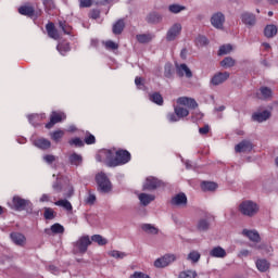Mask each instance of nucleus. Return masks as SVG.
Listing matches in <instances>:
<instances>
[{"mask_svg":"<svg viewBox=\"0 0 278 278\" xmlns=\"http://www.w3.org/2000/svg\"><path fill=\"white\" fill-rule=\"evenodd\" d=\"M98 162H103L106 166H123L131 160V153L127 150H101L97 155Z\"/></svg>","mask_w":278,"mask_h":278,"instance_id":"obj_1","label":"nucleus"},{"mask_svg":"<svg viewBox=\"0 0 278 278\" xmlns=\"http://www.w3.org/2000/svg\"><path fill=\"white\" fill-rule=\"evenodd\" d=\"M238 212L242 216H248V218H253L260 212V205L251 200L242 201L238 206Z\"/></svg>","mask_w":278,"mask_h":278,"instance_id":"obj_2","label":"nucleus"},{"mask_svg":"<svg viewBox=\"0 0 278 278\" xmlns=\"http://www.w3.org/2000/svg\"><path fill=\"white\" fill-rule=\"evenodd\" d=\"M96 180L98 184V190H100V192H110V190H112V182H110V179H108L105 174H98L96 176Z\"/></svg>","mask_w":278,"mask_h":278,"instance_id":"obj_3","label":"nucleus"},{"mask_svg":"<svg viewBox=\"0 0 278 278\" xmlns=\"http://www.w3.org/2000/svg\"><path fill=\"white\" fill-rule=\"evenodd\" d=\"M62 121H66V113L61 111L52 112L50 114V123L46 124V129H53V126L62 123Z\"/></svg>","mask_w":278,"mask_h":278,"instance_id":"obj_4","label":"nucleus"},{"mask_svg":"<svg viewBox=\"0 0 278 278\" xmlns=\"http://www.w3.org/2000/svg\"><path fill=\"white\" fill-rule=\"evenodd\" d=\"M175 260H177V256H175L174 254H166L163 257L157 258L154 262V266L155 268H166V266H168L169 264H173Z\"/></svg>","mask_w":278,"mask_h":278,"instance_id":"obj_5","label":"nucleus"},{"mask_svg":"<svg viewBox=\"0 0 278 278\" xmlns=\"http://www.w3.org/2000/svg\"><path fill=\"white\" fill-rule=\"evenodd\" d=\"M91 244L90 237L84 236L75 243V249L78 253H86Z\"/></svg>","mask_w":278,"mask_h":278,"instance_id":"obj_6","label":"nucleus"},{"mask_svg":"<svg viewBox=\"0 0 278 278\" xmlns=\"http://www.w3.org/2000/svg\"><path fill=\"white\" fill-rule=\"evenodd\" d=\"M181 24L176 23L174 24L167 31L166 38L170 42L177 38H179V35L181 34Z\"/></svg>","mask_w":278,"mask_h":278,"instance_id":"obj_7","label":"nucleus"},{"mask_svg":"<svg viewBox=\"0 0 278 278\" xmlns=\"http://www.w3.org/2000/svg\"><path fill=\"white\" fill-rule=\"evenodd\" d=\"M228 79L229 72H219L212 77L211 84H213V86H220V84H225Z\"/></svg>","mask_w":278,"mask_h":278,"instance_id":"obj_8","label":"nucleus"},{"mask_svg":"<svg viewBox=\"0 0 278 278\" xmlns=\"http://www.w3.org/2000/svg\"><path fill=\"white\" fill-rule=\"evenodd\" d=\"M211 24L216 29H223V25L225 24V15L223 13H215L211 17Z\"/></svg>","mask_w":278,"mask_h":278,"instance_id":"obj_9","label":"nucleus"},{"mask_svg":"<svg viewBox=\"0 0 278 278\" xmlns=\"http://www.w3.org/2000/svg\"><path fill=\"white\" fill-rule=\"evenodd\" d=\"M176 73L178 77H187L188 79L192 77V71L185 63L176 65Z\"/></svg>","mask_w":278,"mask_h":278,"instance_id":"obj_10","label":"nucleus"},{"mask_svg":"<svg viewBox=\"0 0 278 278\" xmlns=\"http://www.w3.org/2000/svg\"><path fill=\"white\" fill-rule=\"evenodd\" d=\"M13 205L15 207V210H25V207H28V205H30L29 200H25L18 195H15L13 198Z\"/></svg>","mask_w":278,"mask_h":278,"instance_id":"obj_11","label":"nucleus"},{"mask_svg":"<svg viewBox=\"0 0 278 278\" xmlns=\"http://www.w3.org/2000/svg\"><path fill=\"white\" fill-rule=\"evenodd\" d=\"M177 103L178 105H185L186 108H191L192 110H194V108H198L199 105L197 101H194V99H190L186 97L178 98Z\"/></svg>","mask_w":278,"mask_h":278,"instance_id":"obj_12","label":"nucleus"},{"mask_svg":"<svg viewBox=\"0 0 278 278\" xmlns=\"http://www.w3.org/2000/svg\"><path fill=\"white\" fill-rule=\"evenodd\" d=\"M46 29L48 31L49 38H52L53 40H60V33L58 31V28H55V24L48 23L46 25Z\"/></svg>","mask_w":278,"mask_h":278,"instance_id":"obj_13","label":"nucleus"},{"mask_svg":"<svg viewBox=\"0 0 278 278\" xmlns=\"http://www.w3.org/2000/svg\"><path fill=\"white\" fill-rule=\"evenodd\" d=\"M155 188H160V180L153 177H148L143 185V190H155Z\"/></svg>","mask_w":278,"mask_h":278,"instance_id":"obj_14","label":"nucleus"},{"mask_svg":"<svg viewBox=\"0 0 278 278\" xmlns=\"http://www.w3.org/2000/svg\"><path fill=\"white\" fill-rule=\"evenodd\" d=\"M153 38H155V35L151 33L139 34L136 36L137 42H139L140 45H149V42H151Z\"/></svg>","mask_w":278,"mask_h":278,"instance_id":"obj_15","label":"nucleus"},{"mask_svg":"<svg viewBox=\"0 0 278 278\" xmlns=\"http://www.w3.org/2000/svg\"><path fill=\"white\" fill-rule=\"evenodd\" d=\"M11 239L17 247H25L26 238L21 232H12Z\"/></svg>","mask_w":278,"mask_h":278,"instance_id":"obj_16","label":"nucleus"},{"mask_svg":"<svg viewBox=\"0 0 278 278\" xmlns=\"http://www.w3.org/2000/svg\"><path fill=\"white\" fill-rule=\"evenodd\" d=\"M251 149H253V146L247 140L241 141L235 147L236 153H247V151H251Z\"/></svg>","mask_w":278,"mask_h":278,"instance_id":"obj_17","label":"nucleus"},{"mask_svg":"<svg viewBox=\"0 0 278 278\" xmlns=\"http://www.w3.org/2000/svg\"><path fill=\"white\" fill-rule=\"evenodd\" d=\"M253 121H256L257 123H264V121H268L270 118V111H263L258 113H254L252 115Z\"/></svg>","mask_w":278,"mask_h":278,"instance_id":"obj_18","label":"nucleus"},{"mask_svg":"<svg viewBox=\"0 0 278 278\" xmlns=\"http://www.w3.org/2000/svg\"><path fill=\"white\" fill-rule=\"evenodd\" d=\"M35 147H38V149H42L46 151L47 149H51V141L45 139V138H38L34 140Z\"/></svg>","mask_w":278,"mask_h":278,"instance_id":"obj_19","label":"nucleus"},{"mask_svg":"<svg viewBox=\"0 0 278 278\" xmlns=\"http://www.w3.org/2000/svg\"><path fill=\"white\" fill-rule=\"evenodd\" d=\"M188 203V198L186 193H178L172 199L173 205H186Z\"/></svg>","mask_w":278,"mask_h":278,"instance_id":"obj_20","label":"nucleus"},{"mask_svg":"<svg viewBox=\"0 0 278 278\" xmlns=\"http://www.w3.org/2000/svg\"><path fill=\"white\" fill-rule=\"evenodd\" d=\"M210 255L211 257H227V251H225V249H223L222 247H215L210 251Z\"/></svg>","mask_w":278,"mask_h":278,"instance_id":"obj_21","label":"nucleus"},{"mask_svg":"<svg viewBox=\"0 0 278 278\" xmlns=\"http://www.w3.org/2000/svg\"><path fill=\"white\" fill-rule=\"evenodd\" d=\"M18 12L23 16H28L29 18H31V16H34V14H36V10H34V7H31V5L20 7Z\"/></svg>","mask_w":278,"mask_h":278,"instance_id":"obj_22","label":"nucleus"},{"mask_svg":"<svg viewBox=\"0 0 278 278\" xmlns=\"http://www.w3.org/2000/svg\"><path fill=\"white\" fill-rule=\"evenodd\" d=\"M241 21L244 25L253 27V25H255V15L251 13H243L241 14Z\"/></svg>","mask_w":278,"mask_h":278,"instance_id":"obj_23","label":"nucleus"},{"mask_svg":"<svg viewBox=\"0 0 278 278\" xmlns=\"http://www.w3.org/2000/svg\"><path fill=\"white\" fill-rule=\"evenodd\" d=\"M146 21L147 23L155 25L157 23H162V15H160L159 13L152 12L148 14V16L146 17Z\"/></svg>","mask_w":278,"mask_h":278,"instance_id":"obj_24","label":"nucleus"},{"mask_svg":"<svg viewBox=\"0 0 278 278\" xmlns=\"http://www.w3.org/2000/svg\"><path fill=\"white\" fill-rule=\"evenodd\" d=\"M258 99H273V90L268 87H261L260 93L257 94Z\"/></svg>","mask_w":278,"mask_h":278,"instance_id":"obj_25","label":"nucleus"},{"mask_svg":"<svg viewBox=\"0 0 278 278\" xmlns=\"http://www.w3.org/2000/svg\"><path fill=\"white\" fill-rule=\"evenodd\" d=\"M242 233L243 236L249 238V240H251L252 242H260V233H257V231L244 229Z\"/></svg>","mask_w":278,"mask_h":278,"instance_id":"obj_26","label":"nucleus"},{"mask_svg":"<svg viewBox=\"0 0 278 278\" xmlns=\"http://www.w3.org/2000/svg\"><path fill=\"white\" fill-rule=\"evenodd\" d=\"M125 29V20H118L114 25H113V34L115 36H118L123 34V30Z\"/></svg>","mask_w":278,"mask_h":278,"instance_id":"obj_27","label":"nucleus"},{"mask_svg":"<svg viewBox=\"0 0 278 278\" xmlns=\"http://www.w3.org/2000/svg\"><path fill=\"white\" fill-rule=\"evenodd\" d=\"M54 205H56L58 207L65 208L66 212H73V204H71V202L66 199H62V200L54 202Z\"/></svg>","mask_w":278,"mask_h":278,"instance_id":"obj_28","label":"nucleus"},{"mask_svg":"<svg viewBox=\"0 0 278 278\" xmlns=\"http://www.w3.org/2000/svg\"><path fill=\"white\" fill-rule=\"evenodd\" d=\"M256 268L260 273H266L270 268V263L266 260H257L256 261Z\"/></svg>","mask_w":278,"mask_h":278,"instance_id":"obj_29","label":"nucleus"},{"mask_svg":"<svg viewBox=\"0 0 278 278\" xmlns=\"http://www.w3.org/2000/svg\"><path fill=\"white\" fill-rule=\"evenodd\" d=\"M56 50L59 51V53H61V55H66V53L71 51V43H68L67 41H62L56 46Z\"/></svg>","mask_w":278,"mask_h":278,"instance_id":"obj_30","label":"nucleus"},{"mask_svg":"<svg viewBox=\"0 0 278 278\" xmlns=\"http://www.w3.org/2000/svg\"><path fill=\"white\" fill-rule=\"evenodd\" d=\"M195 227H197L198 231H207V229H210V220H207L206 218H201L197 223Z\"/></svg>","mask_w":278,"mask_h":278,"instance_id":"obj_31","label":"nucleus"},{"mask_svg":"<svg viewBox=\"0 0 278 278\" xmlns=\"http://www.w3.org/2000/svg\"><path fill=\"white\" fill-rule=\"evenodd\" d=\"M139 201L142 203V205H149V203L155 201V195L141 193L139 194Z\"/></svg>","mask_w":278,"mask_h":278,"instance_id":"obj_32","label":"nucleus"},{"mask_svg":"<svg viewBox=\"0 0 278 278\" xmlns=\"http://www.w3.org/2000/svg\"><path fill=\"white\" fill-rule=\"evenodd\" d=\"M264 34H265L266 38H274V36H277V26L267 25L265 27Z\"/></svg>","mask_w":278,"mask_h":278,"instance_id":"obj_33","label":"nucleus"},{"mask_svg":"<svg viewBox=\"0 0 278 278\" xmlns=\"http://www.w3.org/2000/svg\"><path fill=\"white\" fill-rule=\"evenodd\" d=\"M150 101H152V103H156V105H164V98L160 92L151 93Z\"/></svg>","mask_w":278,"mask_h":278,"instance_id":"obj_34","label":"nucleus"},{"mask_svg":"<svg viewBox=\"0 0 278 278\" xmlns=\"http://www.w3.org/2000/svg\"><path fill=\"white\" fill-rule=\"evenodd\" d=\"M174 112L178 116V118H186V116L190 114V111H188V109L182 106H175Z\"/></svg>","mask_w":278,"mask_h":278,"instance_id":"obj_35","label":"nucleus"},{"mask_svg":"<svg viewBox=\"0 0 278 278\" xmlns=\"http://www.w3.org/2000/svg\"><path fill=\"white\" fill-rule=\"evenodd\" d=\"M46 233H48V236H51V233H64V226L54 224L51 226L50 230H46Z\"/></svg>","mask_w":278,"mask_h":278,"instance_id":"obj_36","label":"nucleus"},{"mask_svg":"<svg viewBox=\"0 0 278 278\" xmlns=\"http://www.w3.org/2000/svg\"><path fill=\"white\" fill-rule=\"evenodd\" d=\"M141 229L146 231V233H152L153 236L157 235L160 231L157 228H155V226L151 224H143Z\"/></svg>","mask_w":278,"mask_h":278,"instance_id":"obj_37","label":"nucleus"},{"mask_svg":"<svg viewBox=\"0 0 278 278\" xmlns=\"http://www.w3.org/2000/svg\"><path fill=\"white\" fill-rule=\"evenodd\" d=\"M201 188L204 192H213V190H216L218 188V185H216L215 182H202L201 184Z\"/></svg>","mask_w":278,"mask_h":278,"instance_id":"obj_38","label":"nucleus"},{"mask_svg":"<svg viewBox=\"0 0 278 278\" xmlns=\"http://www.w3.org/2000/svg\"><path fill=\"white\" fill-rule=\"evenodd\" d=\"M59 27L62 28V31L66 34L67 36H71L73 31V27L66 23V21H60L59 22Z\"/></svg>","mask_w":278,"mask_h":278,"instance_id":"obj_39","label":"nucleus"},{"mask_svg":"<svg viewBox=\"0 0 278 278\" xmlns=\"http://www.w3.org/2000/svg\"><path fill=\"white\" fill-rule=\"evenodd\" d=\"M220 66L224 68H231V66H236V60L231 56H227L220 62Z\"/></svg>","mask_w":278,"mask_h":278,"instance_id":"obj_40","label":"nucleus"},{"mask_svg":"<svg viewBox=\"0 0 278 278\" xmlns=\"http://www.w3.org/2000/svg\"><path fill=\"white\" fill-rule=\"evenodd\" d=\"M91 240L92 242H97L100 247H105V244H108V239L103 238L101 235H93Z\"/></svg>","mask_w":278,"mask_h":278,"instance_id":"obj_41","label":"nucleus"},{"mask_svg":"<svg viewBox=\"0 0 278 278\" xmlns=\"http://www.w3.org/2000/svg\"><path fill=\"white\" fill-rule=\"evenodd\" d=\"M64 130H56L54 132L50 134L51 140H53L54 142H60V140H62L64 138Z\"/></svg>","mask_w":278,"mask_h":278,"instance_id":"obj_42","label":"nucleus"},{"mask_svg":"<svg viewBox=\"0 0 278 278\" xmlns=\"http://www.w3.org/2000/svg\"><path fill=\"white\" fill-rule=\"evenodd\" d=\"M233 51V47L231 45H224L218 50V55H227L228 53H231Z\"/></svg>","mask_w":278,"mask_h":278,"instance_id":"obj_43","label":"nucleus"},{"mask_svg":"<svg viewBox=\"0 0 278 278\" xmlns=\"http://www.w3.org/2000/svg\"><path fill=\"white\" fill-rule=\"evenodd\" d=\"M70 162L71 164H73L74 166H79V164H81L83 159L81 155L74 153L70 156Z\"/></svg>","mask_w":278,"mask_h":278,"instance_id":"obj_44","label":"nucleus"},{"mask_svg":"<svg viewBox=\"0 0 278 278\" xmlns=\"http://www.w3.org/2000/svg\"><path fill=\"white\" fill-rule=\"evenodd\" d=\"M43 216L46 220H53V218H55V211H53V208L46 207Z\"/></svg>","mask_w":278,"mask_h":278,"instance_id":"obj_45","label":"nucleus"},{"mask_svg":"<svg viewBox=\"0 0 278 278\" xmlns=\"http://www.w3.org/2000/svg\"><path fill=\"white\" fill-rule=\"evenodd\" d=\"M168 10L173 14H179V12H184V10H186V7L179 4H170Z\"/></svg>","mask_w":278,"mask_h":278,"instance_id":"obj_46","label":"nucleus"},{"mask_svg":"<svg viewBox=\"0 0 278 278\" xmlns=\"http://www.w3.org/2000/svg\"><path fill=\"white\" fill-rule=\"evenodd\" d=\"M187 260H189L190 262H193V264H197V262L201 260V254L197 251H192L189 253Z\"/></svg>","mask_w":278,"mask_h":278,"instance_id":"obj_47","label":"nucleus"},{"mask_svg":"<svg viewBox=\"0 0 278 278\" xmlns=\"http://www.w3.org/2000/svg\"><path fill=\"white\" fill-rule=\"evenodd\" d=\"M178 278H197V271L184 270L179 274Z\"/></svg>","mask_w":278,"mask_h":278,"instance_id":"obj_48","label":"nucleus"},{"mask_svg":"<svg viewBox=\"0 0 278 278\" xmlns=\"http://www.w3.org/2000/svg\"><path fill=\"white\" fill-rule=\"evenodd\" d=\"M84 142H86L87 144H94V142H97V138H94L92 134L87 131L85 135Z\"/></svg>","mask_w":278,"mask_h":278,"instance_id":"obj_49","label":"nucleus"},{"mask_svg":"<svg viewBox=\"0 0 278 278\" xmlns=\"http://www.w3.org/2000/svg\"><path fill=\"white\" fill-rule=\"evenodd\" d=\"M73 194H74L73 186L67 185V186L63 189V195H64L66 199H71V197H73Z\"/></svg>","mask_w":278,"mask_h":278,"instance_id":"obj_50","label":"nucleus"},{"mask_svg":"<svg viewBox=\"0 0 278 278\" xmlns=\"http://www.w3.org/2000/svg\"><path fill=\"white\" fill-rule=\"evenodd\" d=\"M111 257H115V260H123V257H126L127 254L125 252L113 250L110 252Z\"/></svg>","mask_w":278,"mask_h":278,"instance_id":"obj_51","label":"nucleus"},{"mask_svg":"<svg viewBox=\"0 0 278 278\" xmlns=\"http://www.w3.org/2000/svg\"><path fill=\"white\" fill-rule=\"evenodd\" d=\"M104 47L106 49H109L110 51H116V49H118V43H116L112 40H108L104 42Z\"/></svg>","mask_w":278,"mask_h":278,"instance_id":"obj_52","label":"nucleus"},{"mask_svg":"<svg viewBox=\"0 0 278 278\" xmlns=\"http://www.w3.org/2000/svg\"><path fill=\"white\" fill-rule=\"evenodd\" d=\"M195 43L198 45V47H205V45H207V37L198 36L195 39Z\"/></svg>","mask_w":278,"mask_h":278,"instance_id":"obj_53","label":"nucleus"},{"mask_svg":"<svg viewBox=\"0 0 278 278\" xmlns=\"http://www.w3.org/2000/svg\"><path fill=\"white\" fill-rule=\"evenodd\" d=\"M70 144H71V147H84V140L76 137V138L70 140Z\"/></svg>","mask_w":278,"mask_h":278,"instance_id":"obj_54","label":"nucleus"},{"mask_svg":"<svg viewBox=\"0 0 278 278\" xmlns=\"http://www.w3.org/2000/svg\"><path fill=\"white\" fill-rule=\"evenodd\" d=\"M79 8H92L94 0H78Z\"/></svg>","mask_w":278,"mask_h":278,"instance_id":"obj_55","label":"nucleus"},{"mask_svg":"<svg viewBox=\"0 0 278 278\" xmlns=\"http://www.w3.org/2000/svg\"><path fill=\"white\" fill-rule=\"evenodd\" d=\"M43 5L46 8V10L49 12L50 10H54L55 9V2H53V0H43Z\"/></svg>","mask_w":278,"mask_h":278,"instance_id":"obj_56","label":"nucleus"},{"mask_svg":"<svg viewBox=\"0 0 278 278\" xmlns=\"http://www.w3.org/2000/svg\"><path fill=\"white\" fill-rule=\"evenodd\" d=\"M101 16V11L93 9L90 11L89 13V18H93L94 21H97V18H100Z\"/></svg>","mask_w":278,"mask_h":278,"instance_id":"obj_57","label":"nucleus"},{"mask_svg":"<svg viewBox=\"0 0 278 278\" xmlns=\"http://www.w3.org/2000/svg\"><path fill=\"white\" fill-rule=\"evenodd\" d=\"M167 119L169 123H177V121H179V116H177V113H168Z\"/></svg>","mask_w":278,"mask_h":278,"instance_id":"obj_58","label":"nucleus"},{"mask_svg":"<svg viewBox=\"0 0 278 278\" xmlns=\"http://www.w3.org/2000/svg\"><path fill=\"white\" fill-rule=\"evenodd\" d=\"M130 278H151V277L144 273L135 271L134 275L130 276Z\"/></svg>","mask_w":278,"mask_h":278,"instance_id":"obj_59","label":"nucleus"},{"mask_svg":"<svg viewBox=\"0 0 278 278\" xmlns=\"http://www.w3.org/2000/svg\"><path fill=\"white\" fill-rule=\"evenodd\" d=\"M97 201V197L94 194H89L86 203H89V205H92Z\"/></svg>","mask_w":278,"mask_h":278,"instance_id":"obj_60","label":"nucleus"},{"mask_svg":"<svg viewBox=\"0 0 278 278\" xmlns=\"http://www.w3.org/2000/svg\"><path fill=\"white\" fill-rule=\"evenodd\" d=\"M199 132L201 136H205L206 134H210V126H203L202 128L199 129Z\"/></svg>","mask_w":278,"mask_h":278,"instance_id":"obj_61","label":"nucleus"},{"mask_svg":"<svg viewBox=\"0 0 278 278\" xmlns=\"http://www.w3.org/2000/svg\"><path fill=\"white\" fill-rule=\"evenodd\" d=\"M45 162H47L48 164H53V161L55 160V157L51 154H48L43 157Z\"/></svg>","mask_w":278,"mask_h":278,"instance_id":"obj_62","label":"nucleus"},{"mask_svg":"<svg viewBox=\"0 0 278 278\" xmlns=\"http://www.w3.org/2000/svg\"><path fill=\"white\" fill-rule=\"evenodd\" d=\"M50 199L51 198L49 197V194H42L40 198V201H41V203H47L50 201Z\"/></svg>","mask_w":278,"mask_h":278,"instance_id":"obj_63","label":"nucleus"},{"mask_svg":"<svg viewBox=\"0 0 278 278\" xmlns=\"http://www.w3.org/2000/svg\"><path fill=\"white\" fill-rule=\"evenodd\" d=\"M53 190H54L55 192H62V186L59 185V182H55V184L53 185Z\"/></svg>","mask_w":278,"mask_h":278,"instance_id":"obj_64","label":"nucleus"}]
</instances>
